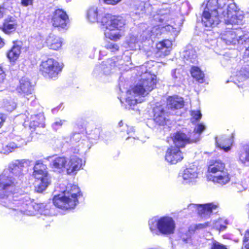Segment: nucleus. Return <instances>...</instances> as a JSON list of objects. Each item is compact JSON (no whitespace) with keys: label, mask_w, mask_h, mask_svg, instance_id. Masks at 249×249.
Returning a JSON list of instances; mask_svg holds the SVG:
<instances>
[{"label":"nucleus","mask_w":249,"mask_h":249,"mask_svg":"<svg viewBox=\"0 0 249 249\" xmlns=\"http://www.w3.org/2000/svg\"><path fill=\"white\" fill-rule=\"evenodd\" d=\"M238 160L243 164L249 166V143H246L242 147L241 150L238 154Z\"/></svg>","instance_id":"nucleus-22"},{"label":"nucleus","mask_w":249,"mask_h":249,"mask_svg":"<svg viewBox=\"0 0 249 249\" xmlns=\"http://www.w3.org/2000/svg\"><path fill=\"white\" fill-rule=\"evenodd\" d=\"M226 228L227 226L225 221L222 219H219L214 221L212 229L220 232L221 231L226 230Z\"/></svg>","instance_id":"nucleus-30"},{"label":"nucleus","mask_w":249,"mask_h":249,"mask_svg":"<svg viewBox=\"0 0 249 249\" xmlns=\"http://www.w3.org/2000/svg\"><path fill=\"white\" fill-rule=\"evenodd\" d=\"M125 127H126V129H124L122 131L124 132H125L127 134L128 136L127 137V138L133 137L135 133L134 128L132 127H129L126 125H125Z\"/></svg>","instance_id":"nucleus-39"},{"label":"nucleus","mask_w":249,"mask_h":249,"mask_svg":"<svg viewBox=\"0 0 249 249\" xmlns=\"http://www.w3.org/2000/svg\"><path fill=\"white\" fill-rule=\"evenodd\" d=\"M197 173L193 168H186L183 174V178L184 180L192 181V179L197 178Z\"/></svg>","instance_id":"nucleus-28"},{"label":"nucleus","mask_w":249,"mask_h":249,"mask_svg":"<svg viewBox=\"0 0 249 249\" xmlns=\"http://www.w3.org/2000/svg\"><path fill=\"white\" fill-rule=\"evenodd\" d=\"M192 119L194 121H198L202 117V114L199 110H194L191 111Z\"/></svg>","instance_id":"nucleus-36"},{"label":"nucleus","mask_w":249,"mask_h":249,"mask_svg":"<svg viewBox=\"0 0 249 249\" xmlns=\"http://www.w3.org/2000/svg\"><path fill=\"white\" fill-rule=\"evenodd\" d=\"M38 117L43 118L42 115L39 116V115H36L35 116V119L33 121L35 126H38L41 124L40 122L37 120V119H39Z\"/></svg>","instance_id":"nucleus-46"},{"label":"nucleus","mask_w":249,"mask_h":249,"mask_svg":"<svg viewBox=\"0 0 249 249\" xmlns=\"http://www.w3.org/2000/svg\"><path fill=\"white\" fill-rule=\"evenodd\" d=\"M157 83V77L155 74H148L147 77L127 91L128 95L144 96L154 89Z\"/></svg>","instance_id":"nucleus-7"},{"label":"nucleus","mask_w":249,"mask_h":249,"mask_svg":"<svg viewBox=\"0 0 249 249\" xmlns=\"http://www.w3.org/2000/svg\"><path fill=\"white\" fill-rule=\"evenodd\" d=\"M6 74L2 68L0 66V84L2 83L5 79Z\"/></svg>","instance_id":"nucleus-43"},{"label":"nucleus","mask_w":249,"mask_h":249,"mask_svg":"<svg viewBox=\"0 0 249 249\" xmlns=\"http://www.w3.org/2000/svg\"><path fill=\"white\" fill-rule=\"evenodd\" d=\"M21 53V47L18 45H14L7 53L8 58L11 61H15L18 58Z\"/></svg>","instance_id":"nucleus-26"},{"label":"nucleus","mask_w":249,"mask_h":249,"mask_svg":"<svg viewBox=\"0 0 249 249\" xmlns=\"http://www.w3.org/2000/svg\"><path fill=\"white\" fill-rule=\"evenodd\" d=\"M206 127L203 124H198L194 129V132L198 134H200L205 129Z\"/></svg>","instance_id":"nucleus-40"},{"label":"nucleus","mask_w":249,"mask_h":249,"mask_svg":"<svg viewBox=\"0 0 249 249\" xmlns=\"http://www.w3.org/2000/svg\"><path fill=\"white\" fill-rule=\"evenodd\" d=\"M247 211L248 217L249 219V203L248 204V205L247 206Z\"/></svg>","instance_id":"nucleus-53"},{"label":"nucleus","mask_w":249,"mask_h":249,"mask_svg":"<svg viewBox=\"0 0 249 249\" xmlns=\"http://www.w3.org/2000/svg\"><path fill=\"white\" fill-rule=\"evenodd\" d=\"M211 223L210 222H206L204 223H199L195 224L194 226H190L189 228V231L191 233H195L197 231L204 230L210 227Z\"/></svg>","instance_id":"nucleus-29"},{"label":"nucleus","mask_w":249,"mask_h":249,"mask_svg":"<svg viewBox=\"0 0 249 249\" xmlns=\"http://www.w3.org/2000/svg\"><path fill=\"white\" fill-rule=\"evenodd\" d=\"M81 138V136L79 133H73L72 136L71 137V139H73V141H79Z\"/></svg>","instance_id":"nucleus-47"},{"label":"nucleus","mask_w":249,"mask_h":249,"mask_svg":"<svg viewBox=\"0 0 249 249\" xmlns=\"http://www.w3.org/2000/svg\"><path fill=\"white\" fill-rule=\"evenodd\" d=\"M51 21L54 28L59 30L67 29L69 22V16L63 9L57 8L53 12Z\"/></svg>","instance_id":"nucleus-10"},{"label":"nucleus","mask_w":249,"mask_h":249,"mask_svg":"<svg viewBox=\"0 0 249 249\" xmlns=\"http://www.w3.org/2000/svg\"><path fill=\"white\" fill-rule=\"evenodd\" d=\"M244 18L234 3L221 6L218 0H209L202 13L201 22L205 27H212L223 18L226 24L240 25L243 24Z\"/></svg>","instance_id":"nucleus-1"},{"label":"nucleus","mask_w":249,"mask_h":249,"mask_svg":"<svg viewBox=\"0 0 249 249\" xmlns=\"http://www.w3.org/2000/svg\"><path fill=\"white\" fill-rule=\"evenodd\" d=\"M204 205L207 215L211 214L213 210L216 209L217 208V206L213 203H208Z\"/></svg>","instance_id":"nucleus-38"},{"label":"nucleus","mask_w":249,"mask_h":249,"mask_svg":"<svg viewBox=\"0 0 249 249\" xmlns=\"http://www.w3.org/2000/svg\"><path fill=\"white\" fill-rule=\"evenodd\" d=\"M165 160L170 164H176L183 159V155L180 148L171 145L167 148L164 156Z\"/></svg>","instance_id":"nucleus-11"},{"label":"nucleus","mask_w":249,"mask_h":249,"mask_svg":"<svg viewBox=\"0 0 249 249\" xmlns=\"http://www.w3.org/2000/svg\"><path fill=\"white\" fill-rule=\"evenodd\" d=\"M12 105L11 106L10 104V102H8L6 101L4 104V107L6 108L7 110H11L14 108V103L12 102Z\"/></svg>","instance_id":"nucleus-45"},{"label":"nucleus","mask_w":249,"mask_h":249,"mask_svg":"<svg viewBox=\"0 0 249 249\" xmlns=\"http://www.w3.org/2000/svg\"><path fill=\"white\" fill-rule=\"evenodd\" d=\"M122 123V122H120L119 123V124L121 125V124Z\"/></svg>","instance_id":"nucleus-56"},{"label":"nucleus","mask_w":249,"mask_h":249,"mask_svg":"<svg viewBox=\"0 0 249 249\" xmlns=\"http://www.w3.org/2000/svg\"><path fill=\"white\" fill-rule=\"evenodd\" d=\"M63 124V122L60 120L59 121L53 123V126L54 127L57 126H61Z\"/></svg>","instance_id":"nucleus-49"},{"label":"nucleus","mask_w":249,"mask_h":249,"mask_svg":"<svg viewBox=\"0 0 249 249\" xmlns=\"http://www.w3.org/2000/svg\"><path fill=\"white\" fill-rule=\"evenodd\" d=\"M149 226L152 232L158 230L162 234L170 235L174 233L176 224L172 217L163 216L158 219L150 220L149 222Z\"/></svg>","instance_id":"nucleus-6"},{"label":"nucleus","mask_w":249,"mask_h":249,"mask_svg":"<svg viewBox=\"0 0 249 249\" xmlns=\"http://www.w3.org/2000/svg\"><path fill=\"white\" fill-rule=\"evenodd\" d=\"M103 1L108 5H115L121 1L122 0H102Z\"/></svg>","instance_id":"nucleus-42"},{"label":"nucleus","mask_w":249,"mask_h":249,"mask_svg":"<svg viewBox=\"0 0 249 249\" xmlns=\"http://www.w3.org/2000/svg\"><path fill=\"white\" fill-rule=\"evenodd\" d=\"M64 64L53 58L42 60L39 64V73L44 78L55 80L62 72Z\"/></svg>","instance_id":"nucleus-4"},{"label":"nucleus","mask_w":249,"mask_h":249,"mask_svg":"<svg viewBox=\"0 0 249 249\" xmlns=\"http://www.w3.org/2000/svg\"><path fill=\"white\" fill-rule=\"evenodd\" d=\"M190 72L192 77L196 81L200 83L204 82L205 75L199 67L193 66L191 67Z\"/></svg>","instance_id":"nucleus-23"},{"label":"nucleus","mask_w":249,"mask_h":249,"mask_svg":"<svg viewBox=\"0 0 249 249\" xmlns=\"http://www.w3.org/2000/svg\"><path fill=\"white\" fill-rule=\"evenodd\" d=\"M19 210L20 211H23V212H25L26 211V210L24 209V210H22V209H19Z\"/></svg>","instance_id":"nucleus-54"},{"label":"nucleus","mask_w":249,"mask_h":249,"mask_svg":"<svg viewBox=\"0 0 249 249\" xmlns=\"http://www.w3.org/2000/svg\"><path fill=\"white\" fill-rule=\"evenodd\" d=\"M174 146H178L180 148H184L187 144L196 142L197 139H191L182 131H177L171 137Z\"/></svg>","instance_id":"nucleus-12"},{"label":"nucleus","mask_w":249,"mask_h":249,"mask_svg":"<svg viewBox=\"0 0 249 249\" xmlns=\"http://www.w3.org/2000/svg\"><path fill=\"white\" fill-rule=\"evenodd\" d=\"M33 89L31 82L29 80L23 78L19 81V84L17 88V91L23 96L31 94Z\"/></svg>","instance_id":"nucleus-19"},{"label":"nucleus","mask_w":249,"mask_h":249,"mask_svg":"<svg viewBox=\"0 0 249 249\" xmlns=\"http://www.w3.org/2000/svg\"><path fill=\"white\" fill-rule=\"evenodd\" d=\"M23 165L19 163L13 164L10 168L11 172L14 174H20L22 171Z\"/></svg>","instance_id":"nucleus-33"},{"label":"nucleus","mask_w":249,"mask_h":249,"mask_svg":"<svg viewBox=\"0 0 249 249\" xmlns=\"http://www.w3.org/2000/svg\"><path fill=\"white\" fill-rule=\"evenodd\" d=\"M209 249H228L227 246L222 244L217 241H213Z\"/></svg>","instance_id":"nucleus-34"},{"label":"nucleus","mask_w":249,"mask_h":249,"mask_svg":"<svg viewBox=\"0 0 249 249\" xmlns=\"http://www.w3.org/2000/svg\"><path fill=\"white\" fill-rule=\"evenodd\" d=\"M83 129H84V130H86V127H85H85H83Z\"/></svg>","instance_id":"nucleus-55"},{"label":"nucleus","mask_w":249,"mask_h":249,"mask_svg":"<svg viewBox=\"0 0 249 249\" xmlns=\"http://www.w3.org/2000/svg\"><path fill=\"white\" fill-rule=\"evenodd\" d=\"M212 180L214 183L223 186L230 181L231 176L227 170L218 175L213 176Z\"/></svg>","instance_id":"nucleus-21"},{"label":"nucleus","mask_w":249,"mask_h":249,"mask_svg":"<svg viewBox=\"0 0 249 249\" xmlns=\"http://www.w3.org/2000/svg\"><path fill=\"white\" fill-rule=\"evenodd\" d=\"M245 53L249 57V46L248 47V48L246 49V51H245Z\"/></svg>","instance_id":"nucleus-52"},{"label":"nucleus","mask_w":249,"mask_h":249,"mask_svg":"<svg viewBox=\"0 0 249 249\" xmlns=\"http://www.w3.org/2000/svg\"><path fill=\"white\" fill-rule=\"evenodd\" d=\"M242 244L246 249H249V229L245 231Z\"/></svg>","instance_id":"nucleus-35"},{"label":"nucleus","mask_w":249,"mask_h":249,"mask_svg":"<svg viewBox=\"0 0 249 249\" xmlns=\"http://www.w3.org/2000/svg\"><path fill=\"white\" fill-rule=\"evenodd\" d=\"M17 147V145L14 142H10L3 146L2 152L5 154H7L12 152Z\"/></svg>","instance_id":"nucleus-32"},{"label":"nucleus","mask_w":249,"mask_h":249,"mask_svg":"<svg viewBox=\"0 0 249 249\" xmlns=\"http://www.w3.org/2000/svg\"><path fill=\"white\" fill-rule=\"evenodd\" d=\"M220 36L221 39L227 45L235 44L238 40V37L232 30L225 31Z\"/></svg>","instance_id":"nucleus-20"},{"label":"nucleus","mask_w":249,"mask_h":249,"mask_svg":"<svg viewBox=\"0 0 249 249\" xmlns=\"http://www.w3.org/2000/svg\"><path fill=\"white\" fill-rule=\"evenodd\" d=\"M162 27H163V28H167V29H168V30H170V28H171L172 29H174V28L173 27V26H171V25H169V24L166 25L165 26H163Z\"/></svg>","instance_id":"nucleus-51"},{"label":"nucleus","mask_w":249,"mask_h":249,"mask_svg":"<svg viewBox=\"0 0 249 249\" xmlns=\"http://www.w3.org/2000/svg\"><path fill=\"white\" fill-rule=\"evenodd\" d=\"M6 120L5 115L2 113H0V128H1L4 124Z\"/></svg>","instance_id":"nucleus-48"},{"label":"nucleus","mask_w":249,"mask_h":249,"mask_svg":"<svg viewBox=\"0 0 249 249\" xmlns=\"http://www.w3.org/2000/svg\"><path fill=\"white\" fill-rule=\"evenodd\" d=\"M18 24L16 20L12 17L9 16L5 18L2 24L0 25V30L5 34H10L17 29Z\"/></svg>","instance_id":"nucleus-15"},{"label":"nucleus","mask_w":249,"mask_h":249,"mask_svg":"<svg viewBox=\"0 0 249 249\" xmlns=\"http://www.w3.org/2000/svg\"><path fill=\"white\" fill-rule=\"evenodd\" d=\"M216 145L225 152H228L231 149L232 141L228 138H221L216 142Z\"/></svg>","instance_id":"nucleus-25"},{"label":"nucleus","mask_w":249,"mask_h":249,"mask_svg":"<svg viewBox=\"0 0 249 249\" xmlns=\"http://www.w3.org/2000/svg\"><path fill=\"white\" fill-rule=\"evenodd\" d=\"M68 160L65 156H57L54 158L51 164V167L54 172H61L66 169Z\"/></svg>","instance_id":"nucleus-18"},{"label":"nucleus","mask_w":249,"mask_h":249,"mask_svg":"<svg viewBox=\"0 0 249 249\" xmlns=\"http://www.w3.org/2000/svg\"><path fill=\"white\" fill-rule=\"evenodd\" d=\"M197 211V214L200 216L207 215L204 204H196L194 206Z\"/></svg>","instance_id":"nucleus-37"},{"label":"nucleus","mask_w":249,"mask_h":249,"mask_svg":"<svg viewBox=\"0 0 249 249\" xmlns=\"http://www.w3.org/2000/svg\"><path fill=\"white\" fill-rule=\"evenodd\" d=\"M99 10L97 7H92L89 8L87 12V18L91 22H99L98 20Z\"/></svg>","instance_id":"nucleus-27"},{"label":"nucleus","mask_w":249,"mask_h":249,"mask_svg":"<svg viewBox=\"0 0 249 249\" xmlns=\"http://www.w3.org/2000/svg\"><path fill=\"white\" fill-rule=\"evenodd\" d=\"M16 182L12 177L0 175V199L7 198L15 191Z\"/></svg>","instance_id":"nucleus-8"},{"label":"nucleus","mask_w":249,"mask_h":249,"mask_svg":"<svg viewBox=\"0 0 249 249\" xmlns=\"http://www.w3.org/2000/svg\"><path fill=\"white\" fill-rule=\"evenodd\" d=\"M82 160L77 156H71L68 160L66 171L68 175H75L82 167Z\"/></svg>","instance_id":"nucleus-14"},{"label":"nucleus","mask_w":249,"mask_h":249,"mask_svg":"<svg viewBox=\"0 0 249 249\" xmlns=\"http://www.w3.org/2000/svg\"><path fill=\"white\" fill-rule=\"evenodd\" d=\"M167 106L172 110L179 109L184 107V101L177 95L170 96L167 98Z\"/></svg>","instance_id":"nucleus-16"},{"label":"nucleus","mask_w":249,"mask_h":249,"mask_svg":"<svg viewBox=\"0 0 249 249\" xmlns=\"http://www.w3.org/2000/svg\"><path fill=\"white\" fill-rule=\"evenodd\" d=\"M45 43L50 49L56 51L61 47L62 41L59 36L50 34L46 39Z\"/></svg>","instance_id":"nucleus-17"},{"label":"nucleus","mask_w":249,"mask_h":249,"mask_svg":"<svg viewBox=\"0 0 249 249\" xmlns=\"http://www.w3.org/2000/svg\"><path fill=\"white\" fill-rule=\"evenodd\" d=\"M83 196L80 188L76 185L70 184L66 187L62 196L59 195L53 196V204L63 210H70L75 208L78 204V199Z\"/></svg>","instance_id":"nucleus-2"},{"label":"nucleus","mask_w":249,"mask_h":249,"mask_svg":"<svg viewBox=\"0 0 249 249\" xmlns=\"http://www.w3.org/2000/svg\"><path fill=\"white\" fill-rule=\"evenodd\" d=\"M208 171L212 173L217 172L222 173L227 169L225 164L220 160H215L212 162L208 166Z\"/></svg>","instance_id":"nucleus-24"},{"label":"nucleus","mask_w":249,"mask_h":249,"mask_svg":"<svg viewBox=\"0 0 249 249\" xmlns=\"http://www.w3.org/2000/svg\"><path fill=\"white\" fill-rule=\"evenodd\" d=\"M172 41L168 39H164L156 44V54L157 57L163 58L168 55L171 51Z\"/></svg>","instance_id":"nucleus-13"},{"label":"nucleus","mask_w":249,"mask_h":249,"mask_svg":"<svg viewBox=\"0 0 249 249\" xmlns=\"http://www.w3.org/2000/svg\"><path fill=\"white\" fill-rule=\"evenodd\" d=\"M34 0H21V4L23 6L31 5L33 3Z\"/></svg>","instance_id":"nucleus-44"},{"label":"nucleus","mask_w":249,"mask_h":249,"mask_svg":"<svg viewBox=\"0 0 249 249\" xmlns=\"http://www.w3.org/2000/svg\"><path fill=\"white\" fill-rule=\"evenodd\" d=\"M100 23L101 26L105 29L106 37L111 40L116 41L122 36L120 33H112L111 31H120L125 25V19L121 16L113 15L106 13L102 16Z\"/></svg>","instance_id":"nucleus-3"},{"label":"nucleus","mask_w":249,"mask_h":249,"mask_svg":"<svg viewBox=\"0 0 249 249\" xmlns=\"http://www.w3.org/2000/svg\"><path fill=\"white\" fill-rule=\"evenodd\" d=\"M106 50L112 53H115L120 50L119 45L116 43L108 42L105 46Z\"/></svg>","instance_id":"nucleus-31"},{"label":"nucleus","mask_w":249,"mask_h":249,"mask_svg":"<svg viewBox=\"0 0 249 249\" xmlns=\"http://www.w3.org/2000/svg\"><path fill=\"white\" fill-rule=\"evenodd\" d=\"M168 116L163 105H156L152 108V120L155 125L159 127L168 125L170 121Z\"/></svg>","instance_id":"nucleus-9"},{"label":"nucleus","mask_w":249,"mask_h":249,"mask_svg":"<svg viewBox=\"0 0 249 249\" xmlns=\"http://www.w3.org/2000/svg\"><path fill=\"white\" fill-rule=\"evenodd\" d=\"M125 101L130 107L133 106L138 103L137 100L135 98H132L131 96H127Z\"/></svg>","instance_id":"nucleus-41"},{"label":"nucleus","mask_w":249,"mask_h":249,"mask_svg":"<svg viewBox=\"0 0 249 249\" xmlns=\"http://www.w3.org/2000/svg\"><path fill=\"white\" fill-rule=\"evenodd\" d=\"M4 7H0V18H2V17L3 16V10L4 9Z\"/></svg>","instance_id":"nucleus-50"},{"label":"nucleus","mask_w":249,"mask_h":249,"mask_svg":"<svg viewBox=\"0 0 249 249\" xmlns=\"http://www.w3.org/2000/svg\"><path fill=\"white\" fill-rule=\"evenodd\" d=\"M32 175L35 179V186L36 192L42 193L50 184L47 165L41 160L36 161L33 167Z\"/></svg>","instance_id":"nucleus-5"}]
</instances>
